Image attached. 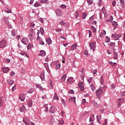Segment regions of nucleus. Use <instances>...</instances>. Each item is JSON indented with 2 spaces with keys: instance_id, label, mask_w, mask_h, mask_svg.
Wrapping results in <instances>:
<instances>
[{
  "instance_id": "obj_1",
  "label": "nucleus",
  "mask_w": 125,
  "mask_h": 125,
  "mask_svg": "<svg viewBox=\"0 0 125 125\" xmlns=\"http://www.w3.org/2000/svg\"><path fill=\"white\" fill-rule=\"evenodd\" d=\"M103 89H102V87H100L98 89H97L96 91V94L97 97L100 99V95L101 94H103Z\"/></svg>"
},
{
  "instance_id": "obj_2",
  "label": "nucleus",
  "mask_w": 125,
  "mask_h": 125,
  "mask_svg": "<svg viewBox=\"0 0 125 125\" xmlns=\"http://www.w3.org/2000/svg\"><path fill=\"white\" fill-rule=\"evenodd\" d=\"M6 44H7V42L5 40H2L0 42V48H3L6 46Z\"/></svg>"
},
{
  "instance_id": "obj_3",
  "label": "nucleus",
  "mask_w": 125,
  "mask_h": 125,
  "mask_svg": "<svg viewBox=\"0 0 125 125\" xmlns=\"http://www.w3.org/2000/svg\"><path fill=\"white\" fill-rule=\"evenodd\" d=\"M111 37L113 38V39H114V41H118L119 39L122 37V35L120 34H112Z\"/></svg>"
},
{
  "instance_id": "obj_4",
  "label": "nucleus",
  "mask_w": 125,
  "mask_h": 125,
  "mask_svg": "<svg viewBox=\"0 0 125 125\" xmlns=\"http://www.w3.org/2000/svg\"><path fill=\"white\" fill-rule=\"evenodd\" d=\"M23 122L26 125H31V121L28 118H25L23 119Z\"/></svg>"
},
{
  "instance_id": "obj_5",
  "label": "nucleus",
  "mask_w": 125,
  "mask_h": 125,
  "mask_svg": "<svg viewBox=\"0 0 125 125\" xmlns=\"http://www.w3.org/2000/svg\"><path fill=\"white\" fill-rule=\"evenodd\" d=\"M29 42V40L27 38H24L21 40V42L23 43L24 44H25V45H27L28 44V42Z\"/></svg>"
},
{
  "instance_id": "obj_6",
  "label": "nucleus",
  "mask_w": 125,
  "mask_h": 125,
  "mask_svg": "<svg viewBox=\"0 0 125 125\" xmlns=\"http://www.w3.org/2000/svg\"><path fill=\"white\" fill-rule=\"evenodd\" d=\"M56 13L57 15V16H62V15H63V13H62V11H61V10L60 9H57L56 11Z\"/></svg>"
},
{
  "instance_id": "obj_7",
  "label": "nucleus",
  "mask_w": 125,
  "mask_h": 125,
  "mask_svg": "<svg viewBox=\"0 0 125 125\" xmlns=\"http://www.w3.org/2000/svg\"><path fill=\"white\" fill-rule=\"evenodd\" d=\"M90 47L91 49H93V51H94L95 50V47H96V46L95 45V43H90Z\"/></svg>"
},
{
  "instance_id": "obj_8",
  "label": "nucleus",
  "mask_w": 125,
  "mask_h": 125,
  "mask_svg": "<svg viewBox=\"0 0 125 125\" xmlns=\"http://www.w3.org/2000/svg\"><path fill=\"white\" fill-rule=\"evenodd\" d=\"M25 95H26L25 94H21L20 96V97H19L20 100L21 101H24V100H25Z\"/></svg>"
},
{
  "instance_id": "obj_9",
  "label": "nucleus",
  "mask_w": 125,
  "mask_h": 125,
  "mask_svg": "<svg viewBox=\"0 0 125 125\" xmlns=\"http://www.w3.org/2000/svg\"><path fill=\"white\" fill-rule=\"evenodd\" d=\"M49 111L52 114L55 113V107L54 106H52L50 108Z\"/></svg>"
},
{
  "instance_id": "obj_10",
  "label": "nucleus",
  "mask_w": 125,
  "mask_h": 125,
  "mask_svg": "<svg viewBox=\"0 0 125 125\" xmlns=\"http://www.w3.org/2000/svg\"><path fill=\"white\" fill-rule=\"evenodd\" d=\"M2 71L3 72V73H8V71H9V68L8 67H3L2 69Z\"/></svg>"
},
{
  "instance_id": "obj_11",
  "label": "nucleus",
  "mask_w": 125,
  "mask_h": 125,
  "mask_svg": "<svg viewBox=\"0 0 125 125\" xmlns=\"http://www.w3.org/2000/svg\"><path fill=\"white\" fill-rule=\"evenodd\" d=\"M125 101L124 99H120L118 100V106L120 107L121 105H122V103H123Z\"/></svg>"
},
{
  "instance_id": "obj_12",
  "label": "nucleus",
  "mask_w": 125,
  "mask_h": 125,
  "mask_svg": "<svg viewBox=\"0 0 125 125\" xmlns=\"http://www.w3.org/2000/svg\"><path fill=\"white\" fill-rule=\"evenodd\" d=\"M40 78L42 81H44V71H42L41 73Z\"/></svg>"
},
{
  "instance_id": "obj_13",
  "label": "nucleus",
  "mask_w": 125,
  "mask_h": 125,
  "mask_svg": "<svg viewBox=\"0 0 125 125\" xmlns=\"http://www.w3.org/2000/svg\"><path fill=\"white\" fill-rule=\"evenodd\" d=\"M7 82L9 85H12L14 83V81L11 79L7 80Z\"/></svg>"
},
{
  "instance_id": "obj_14",
  "label": "nucleus",
  "mask_w": 125,
  "mask_h": 125,
  "mask_svg": "<svg viewBox=\"0 0 125 125\" xmlns=\"http://www.w3.org/2000/svg\"><path fill=\"white\" fill-rule=\"evenodd\" d=\"M20 111L22 113L25 112L26 111V107H25V105H22V106L20 108Z\"/></svg>"
},
{
  "instance_id": "obj_15",
  "label": "nucleus",
  "mask_w": 125,
  "mask_h": 125,
  "mask_svg": "<svg viewBox=\"0 0 125 125\" xmlns=\"http://www.w3.org/2000/svg\"><path fill=\"white\" fill-rule=\"evenodd\" d=\"M76 48H77V44L74 43L72 45L70 50L73 51V50H75Z\"/></svg>"
},
{
  "instance_id": "obj_16",
  "label": "nucleus",
  "mask_w": 125,
  "mask_h": 125,
  "mask_svg": "<svg viewBox=\"0 0 125 125\" xmlns=\"http://www.w3.org/2000/svg\"><path fill=\"white\" fill-rule=\"evenodd\" d=\"M3 20L4 22H5L6 23V24H7V25H8V24H9V21H8V17H4V18L3 19Z\"/></svg>"
},
{
  "instance_id": "obj_17",
  "label": "nucleus",
  "mask_w": 125,
  "mask_h": 125,
  "mask_svg": "<svg viewBox=\"0 0 125 125\" xmlns=\"http://www.w3.org/2000/svg\"><path fill=\"white\" fill-rule=\"evenodd\" d=\"M46 55V53H45V51L42 50L40 51V54H39L41 56H45Z\"/></svg>"
},
{
  "instance_id": "obj_18",
  "label": "nucleus",
  "mask_w": 125,
  "mask_h": 125,
  "mask_svg": "<svg viewBox=\"0 0 125 125\" xmlns=\"http://www.w3.org/2000/svg\"><path fill=\"white\" fill-rule=\"evenodd\" d=\"M113 59L117 60L118 59V53L116 52H113Z\"/></svg>"
},
{
  "instance_id": "obj_19",
  "label": "nucleus",
  "mask_w": 125,
  "mask_h": 125,
  "mask_svg": "<svg viewBox=\"0 0 125 125\" xmlns=\"http://www.w3.org/2000/svg\"><path fill=\"white\" fill-rule=\"evenodd\" d=\"M67 82L69 83H72L74 82V78H73V77H70V78H68L67 80Z\"/></svg>"
},
{
  "instance_id": "obj_20",
  "label": "nucleus",
  "mask_w": 125,
  "mask_h": 125,
  "mask_svg": "<svg viewBox=\"0 0 125 125\" xmlns=\"http://www.w3.org/2000/svg\"><path fill=\"white\" fill-rule=\"evenodd\" d=\"M66 78H67V75H66V74H63L62 77L61 81L65 82V81L66 80Z\"/></svg>"
},
{
  "instance_id": "obj_21",
  "label": "nucleus",
  "mask_w": 125,
  "mask_h": 125,
  "mask_svg": "<svg viewBox=\"0 0 125 125\" xmlns=\"http://www.w3.org/2000/svg\"><path fill=\"white\" fill-rule=\"evenodd\" d=\"M69 102H73L74 103H76V98L71 97L69 99Z\"/></svg>"
},
{
  "instance_id": "obj_22",
  "label": "nucleus",
  "mask_w": 125,
  "mask_h": 125,
  "mask_svg": "<svg viewBox=\"0 0 125 125\" xmlns=\"http://www.w3.org/2000/svg\"><path fill=\"white\" fill-rule=\"evenodd\" d=\"M120 4V5H119V7L120 8V9H121V10H123V9H124V8H125V4L124 3H122Z\"/></svg>"
},
{
  "instance_id": "obj_23",
  "label": "nucleus",
  "mask_w": 125,
  "mask_h": 125,
  "mask_svg": "<svg viewBox=\"0 0 125 125\" xmlns=\"http://www.w3.org/2000/svg\"><path fill=\"white\" fill-rule=\"evenodd\" d=\"M104 35H106V31H103L102 33H101V34H100V38H104Z\"/></svg>"
},
{
  "instance_id": "obj_24",
  "label": "nucleus",
  "mask_w": 125,
  "mask_h": 125,
  "mask_svg": "<svg viewBox=\"0 0 125 125\" xmlns=\"http://www.w3.org/2000/svg\"><path fill=\"white\" fill-rule=\"evenodd\" d=\"M27 104L29 107H32L33 105V102H32V101H31V100H29L28 101Z\"/></svg>"
},
{
  "instance_id": "obj_25",
  "label": "nucleus",
  "mask_w": 125,
  "mask_h": 125,
  "mask_svg": "<svg viewBox=\"0 0 125 125\" xmlns=\"http://www.w3.org/2000/svg\"><path fill=\"white\" fill-rule=\"evenodd\" d=\"M46 42H47L48 44H51L52 41L50 38H47L46 39Z\"/></svg>"
},
{
  "instance_id": "obj_26",
  "label": "nucleus",
  "mask_w": 125,
  "mask_h": 125,
  "mask_svg": "<svg viewBox=\"0 0 125 125\" xmlns=\"http://www.w3.org/2000/svg\"><path fill=\"white\" fill-rule=\"evenodd\" d=\"M54 99L55 100H59V97L57 95V93H56L54 96Z\"/></svg>"
},
{
  "instance_id": "obj_27",
  "label": "nucleus",
  "mask_w": 125,
  "mask_h": 125,
  "mask_svg": "<svg viewBox=\"0 0 125 125\" xmlns=\"http://www.w3.org/2000/svg\"><path fill=\"white\" fill-rule=\"evenodd\" d=\"M97 121L98 122V123H99L100 124H101V123H100V120H101V116L97 115Z\"/></svg>"
},
{
  "instance_id": "obj_28",
  "label": "nucleus",
  "mask_w": 125,
  "mask_h": 125,
  "mask_svg": "<svg viewBox=\"0 0 125 125\" xmlns=\"http://www.w3.org/2000/svg\"><path fill=\"white\" fill-rule=\"evenodd\" d=\"M90 87L93 91H94L95 90V86H94V84H91L90 85Z\"/></svg>"
},
{
  "instance_id": "obj_29",
  "label": "nucleus",
  "mask_w": 125,
  "mask_h": 125,
  "mask_svg": "<svg viewBox=\"0 0 125 125\" xmlns=\"http://www.w3.org/2000/svg\"><path fill=\"white\" fill-rule=\"evenodd\" d=\"M112 24L113 26H114V27H115V28H117V26H118V23H117V22L112 21Z\"/></svg>"
},
{
  "instance_id": "obj_30",
  "label": "nucleus",
  "mask_w": 125,
  "mask_h": 125,
  "mask_svg": "<svg viewBox=\"0 0 125 125\" xmlns=\"http://www.w3.org/2000/svg\"><path fill=\"white\" fill-rule=\"evenodd\" d=\"M28 37L29 38L30 41H33V39H34V37L33 36V34H29Z\"/></svg>"
},
{
  "instance_id": "obj_31",
  "label": "nucleus",
  "mask_w": 125,
  "mask_h": 125,
  "mask_svg": "<svg viewBox=\"0 0 125 125\" xmlns=\"http://www.w3.org/2000/svg\"><path fill=\"white\" fill-rule=\"evenodd\" d=\"M79 88L81 91H83V90H84V86L83 85L80 86Z\"/></svg>"
},
{
  "instance_id": "obj_32",
  "label": "nucleus",
  "mask_w": 125,
  "mask_h": 125,
  "mask_svg": "<svg viewBox=\"0 0 125 125\" xmlns=\"http://www.w3.org/2000/svg\"><path fill=\"white\" fill-rule=\"evenodd\" d=\"M40 32L41 33V35H43V34H44V30L42 27L40 28Z\"/></svg>"
},
{
  "instance_id": "obj_33",
  "label": "nucleus",
  "mask_w": 125,
  "mask_h": 125,
  "mask_svg": "<svg viewBox=\"0 0 125 125\" xmlns=\"http://www.w3.org/2000/svg\"><path fill=\"white\" fill-rule=\"evenodd\" d=\"M61 66V64H60V63L57 64L56 65V70H58V69H59Z\"/></svg>"
},
{
  "instance_id": "obj_34",
  "label": "nucleus",
  "mask_w": 125,
  "mask_h": 125,
  "mask_svg": "<svg viewBox=\"0 0 125 125\" xmlns=\"http://www.w3.org/2000/svg\"><path fill=\"white\" fill-rule=\"evenodd\" d=\"M50 59V57H49V56H48L45 59V62H48V61H49Z\"/></svg>"
},
{
  "instance_id": "obj_35",
  "label": "nucleus",
  "mask_w": 125,
  "mask_h": 125,
  "mask_svg": "<svg viewBox=\"0 0 125 125\" xmlns=\"http://www.w3.org/2000/svg\"><path fill=\"white\" fill-rule=\"evenodd\" d=\"M100 83L101 84H103V83H104V81L103 80V76H101V77Z\"/></svg>"
},
{
  "instance_id": "obj_36",
  "label": "nucleus",
  "mask_w": 125,
  "mask_h": 125,
  "mask_svg": "<svg viewBox=\"0 0 125 125\" xmlns=\"http://www.w3.org/2000/svg\"><path fill=\"white\" fill-rule=\"evenodd\" d=\"M47 1H48V0H40V2H41V3H46V2H47Z\"/></svg>"
},
{
  "instance_id": "obj_37",
  "label": "nucleus",
  "mask_w": 125,
  "mask_h": 125,
  "mask_svg": "<svg viewBox=\"0 0 125 125\" xmlns=\"http://www.w3.org/2000/svg\"><path fill=\"white\" fill-rule=\"evenodd\" d=\"M86 17V14H85V13H83V15H82V18L83 19H85V18Z\"/></svg>"
},
{
  "instance_id": "obj_38",
  "label": "nucleus",
  "mask_w": 125,
  "mask_h": 125,
  "mask_svg": "<svg viewBox=\"0 0 125 125\" xmlns=\"http://www.w3.org/2000/svg\"><path fill=\"white\" fill-rule=\"evenodd\" d=\"M87 2L89 4H92L93 0H87Z\"/></svg>"
},
{
  "instance_id": "obj_39",
  "label": "nucleus",
  "mask_w": 125,
  "mask_h": 125,
  "mask_svg": "<svg viewBox=\"0 0 125 125\" xmlns=\"http://www.w3.org/2000/svg\"><path fill=\"white\" fill-rule=\"evenodd\" d=\"M44 107H46V109L45 110V112H48V107L47 106V104L44 105Z\"/></svg>"
},
{
  "instance_id": "obj_40",
  "label": "nucleus",
  "mask_w": 125,
  "mask_h": 125,
  "mask_svg": "<svg viewBox=\"0 0 125 125\" xmlns=\"http://www.w3.org/2000/svg\"><path fill=\"white\" fill-rule=\"evenodd\" d=\"M109 45H110V46H115V43L113 42H110L109 43Z\"/></svg>"
},
{
  "instance_id": "obj_41",
  "label": "nucleus",
  "mask_w": 125,
  "mask_h": 125,
  "mask_svg": "<svg viewBox=\"0 0 125 125\" xmlns=\"http://www.w3.org/2000/svg\"><path fill=\"white\" fill-rule=\"evenodd\" d=\"M34 92V89L33 88H31L30 90L28 91V93H33Z\"/></svg>"
},
{
  "instance_id": "obj_42",
  "label": "nucleus",
  "mask_w": 125,
  "mask_h": 125,
  "mask_svg": "<svg viewBox=\"0 0 125 125\" xmlns=\"http://www.w3.org/2000/svg\"><path fill=\"white\" fill-rule=\"evenodd\" d=\"M79 11H76L75 12V17H76V18H78V17H79Z\"/></svg>"
},
{
  "instance_id": "obj_43",
  "label": "nucleus",
  "mask_w": 125,
  "mask_h": 125,
  "mask_svg": "<svg viewBox=\"0 0 125 125\" xmlns=\"http://www.w3.org/2000/svg\"><path fill=\"white\" fill-rule=\"evenodd\" d=\"M91 28L93 30L94 33H95V32H96V29L95 28V27L91 26Z\"/></svg>"
},
{
  "instance_id": "obj_44",
  "label": "nucleus",
  "mask_w": 125,
  "mask_h": 125,
  "mask_svg": "<svg viewBox=\"0 0 125 125\" xmlns=\"http://www.w3.org/2000/svg\"><path fill=\"white\" fill-rule=\"evenodd\" d=\"M5 12H6V13H11V10L8 9L7 10H5Z\"/></svg>"
},
{
  "instance_id": "obj_45",
  "label": "nucleus",
  "mask_w": 125,
  "mask_h": 125,
  "mask_svg": "<svg viewBox=\"0 0 125 125\" xmlns=\"http://www.w3.org/2000/svg\"><path fill=\"white\" fill-rule=\"evenodd\" d=\"M102 12H103V14L105 15V7H103L102 9Z\"/></svg>"
},
{
  "instance_id": "obj_46",
  "label": "nucleus",
  "mask_w": 125,
  "mask_h": 125,
  "mask_svg": "<svg viewBox=\"0 0 125 125\" xmlns=\"http://www.w3.org/2000/svg\"><path fill=\"white\" fill-rule=\"evenodd\" d=\"M59 24H60V25H66V23L65 22H64V21H63L60 22Z\"/></svg>"
},
{
  "instance_id": "obj_47",
  "label": "nucleus",
  "mask_w": 125,
  "mask_h": 125,
  "mask_svg": "<svg viewBox=\"0 0 125 125\" xmlns=\"http://www.w3.org/2000/svg\"><path fill=\"white\" fill-rule=\"evenodd\" d=\"M85 102H86V101H85V99H83L82 101V104H83V105H84V104H85Z\"/></svg>"
},
{
  "instance_id": "obj_48",
  "label": "nucleus",
  "mask_w": 125,
  "mask_h": 125,
  "mask_svg": "<svg viewBox=\"0 0 125 125\" xmlns=\"http://www.w3.org/2000/svg\"><path fill=\"white\" fill-rule=\"evenodd\" d=\"M59 123L60 124V125H63V124H64V121L62 120L60 121H59Z\"/></svg>"
},
{
  "instance_id": "obj_49",
  "label": "nucleus",
  "mask_w": 125,
  "mask_h": 125,
  "mask_svg": "<svg viewBox=\"0 0 125 125\" xmlns=\"http://www.w3.org/2000/svg\"><path fill=\"white\" fill-rule=\"evenodd\" d=\"M34 6H35V7H38V6H40V3H35L34 4Z\"/></svg>"
},
{
  "instance_id": "obj_50",
  "label": "nucleus",
  "mask_w": 125,
  "mask_h": 125,
  "mask_svg": "<svg viewBox=\"0 0 125 125\" xmlns=\"http://www.w3.org/2000/svg\"><path fill=\"white\" fill-rule=\"evenodd\" d=\"M106 42H110V38H109V37L107 36L106 37Z\"/></svg>"
},
{
  "instance_id": "obj_51",
  "label": "nucleus",
  "mask_w": 125,
  "mask_h": 125,
  "mask_svg": "<svg viewBox=\"0 0 125 125\" xmlns=\"http://www.w3.org/2000/svg\"><path fill=\"white\" fill-rule=\"evenodd\" d=\"M83 83L80 82L79 83L78 85H79V86H82L83 85Z\"/></svg>"
},
{
  "instance_id": "obj_52",
  "label": "nucleus",
  "mask_w": 125,
  "mask_h": 125,
  "mask_svg": "<svg viewBox=\"0 0 125 125\" xmlns=\"http://www.w3.org/2000/svg\"><path fill=\"white\" fill-rule=\"evenodd\" d=\"M16 89V86L15 85L12 88V90L13 91H14Z\"/></svg>"
},
{
  "instance_id": "obj_53",
  "label": "nucleus",
  "mask_w": 125,
  "mask_h": 125,
  "mask_svg": "<svg viewBox=\"0 0 125 125\" xmlns=\"http://www.w3.org/2000/svg\"><path fill=\"white\" fill-rule=\"evenodd\" d=\"M92 73L93 74H94V75H95V74H96V73H97V69H95L94 71H93L92 72Z\"/></svg>"
},
{
  "instance_id": "obj_54",
  "label": "nucleus",
  "mask_w": 125,
  "mask_h": 125,
  "mask_svg": "<svg viewBox=\"0 0 125 125\" xmlns=\"http://www.w3.org/2000/svg\"><path fill=\"white\" fill-rule=\"evenodd\" d=\"M60 7L61 8H66V5H61V6H60Z\"/></svg>"
},
{
  "instance_id": "obj_55",
  "label": "nucleus",
  "mask_w": 125,
  "mask_h": 125,
  "mask_svg": "<svg viewBox=\"0 0 125 125\" xmlns=\"http://www.w3.org/2000/svg\"><path fill=\"white\" fill-rule=\"evenodd\" d=\"M88 83H91L92 82V78H90L87 80Z\"/></svg>"
},
{
  "instance_id": "obj_56",
  "label": "nucleus",
  "mask_w": 125,
  "mask_h": 125,
  "mask_svg": "<svg viewBox=\"0 0 125 125\" xmlns=\"http://www.w3.org/2000/svg\"><path fill=\"white\" fill-rule=\"evenodd\" d=\"M121 96H125V91L121 93Z\"/></svg>"
},
{
  "instance_id": "obj_57",
  "label": "nucleus",
  "mask_w": 125,
  "mask_h": 125,
  "mask_svg": "<svg viewBox=\"0 0 125 125\" xmlns=\"http://www.w3.org/2000/svg\"><path fill=\"white\" fill-rule=\"evenodd\" d=\"M68 93H70V94H73L74 93V91L73 90H70L68 92Z\"/></svg>"
},
{
  "instance_id": "obj_58",
  "label": "nucleus",
  "mask_w": 125,
  "mask_h": 125,
  "mask_svg": "<svg viewBox=\"0 0 125 125\" xmlns=\"http://www.w3.org/2000/svg\"><path fill=\"white\" fill-rule=\"evenodd\" d=\"M107 119H105L103 125H107Z\"/></svg>"
},
{
  "instance_id": "obj_59",
  "label": "nucleus",
  "mask_w": 125,
  "mask_h": 125,
  "mask_svg": "<svg viewBox=\"0 0 125 125\" xmlns=\"http://www.w3.org/2000/svg\"><path fill=\"white\" fill-rule=\"evenodd\" d=\"M111 87V88H113V89L115 88L116 85H115V84H112Z\"/></svg>"
},
{
  "instance_id": "obj_60",
  "label": "nucleus",
  "mask_w": 125,
  "mask_h": 125,
  "mask_svg": "<svg viewBox=\"0 0 125 125\" xmlns=\"http://www.w3.org/2000/svg\"><path fill=\"white\" fill-rule=\"evenodd\" d=\"M10 75H11V77H13V76H14V75H15V73H14V72H13V71H12Z\"/></svg>"
},
{
  "instance_id": "obj_61",
  "label": "nucleus",
  "mask_w": 125,
  "mask_h": 125,
  "mask_svg": "<svg viewBox=\"0 0 125 125\" xmlns=\"http://www.w3.org/2000/svg\"><path fill=\"white\" fill-rule=\"evenodd\" d=\"M62 104H63V105H65V104H66L65 103V100H64V99L62 100Z\"/></svg>"
},
{
  "instance_id": "obj_62",
  "label": "nucleus",
  "mask_w": 125,
  "mask_h": 125,
  "mask_svg": "<svg viewBox=\"0 0 125 125\" xmlns=\"http://www.w3.org/2000/svg\"><path fill=\"white\" fill-rule=\"evenodd\" d=\"M31 27H32V28H34L35 27V23H31L30 24Z\"/></svg>"
},
{
  "instance_id": "obj_63",
  "label": "nucleus",
  "mask_w": 125,
  "mask_h": 125,
  "mask_svg": "<svg viewBox=\"0 0 125 125\" xmlns=\"http://www.w3.org/2000/svg\"><path fill=\"white\" fill-rule=\"evenodd\" d=\"M61 39H63V40H66V37L63 35L61 36Z\"/></svg>"
},
{
  "instance_id": "obj_64",
  "label": "nucleus",
  "mask_w": 125,
  "mask_h": 125,
  "mask_svg": "<svg viewBox=\"0 0 125 125\" xmlns=\"http://www.w3.org/2000/svg\"><path fill=\"white\" fill-rule=\"evenodd\" d=\"M27 49H31V44H28L27 45Z\"/></svg>"
}]
</instances>
